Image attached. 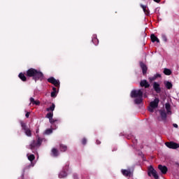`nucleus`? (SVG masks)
Here are the masks:
<instances>
[{
  "mask_svg": "<svg viewBox=\"0 0 179 179\" xmlns=\"http://www.w3.org/2000/svg\"><path fill=\"white\" fill-rule=\"evenodd\" d=\"M52 90H53V92H57V88L55 87H53Z\"/></svg>",
  "mask_w": 179,
  "mask_h": 179,
  "instance_id": "39",
  "label": "nucleus"
},
{
  "mask_svg": "<svg viewBox=\"0 0 179 179\" xmlns=\"http://www.w3.org/2000/svg\"><path fill=\"white\" fill-rule=\"evenodd\" d=\"M26 76L28 78H32L35 82H37V80H43V79H44V74L43 72L33 68L27 71Z\"/></svg>",
  "mask_w": 179,
  "mask_h": 179,
  "instance_id": "1",
  "label": "nucleus"
},
{
  "mask_svg": "<svg viewBox=\"0 0 179 179\" xmlns=\"http://www.w3.org/2000/svg\"><path fill=\"white\" fill-rule=\"evenodd\" d=\"M30 101L32 104H35V106H40V101H36L33 97L30 98Z\"/></svg>",
  "mask_w": 179,
  "mask_h": 179,
  "instance_id": "21",
  "label": "nucleus"
},
{
  "mask_svg": "<svg viewBox=\"0 0 179 179\" xmlns=\"http://www.w3.org/2000/svg\"><path fill=\"white\" fill-rule=\"evenodd\" d=\"M160 100L159 98H155L154 101L150 103V106H148V111L150 113H155V108H157L159 107V103Z\"/></svg>",
  "mask_w": 179,
  "mask_h": 179,
  "instance_id": "3",
  "label": "nucleus"
},
{
  "mask_svg": "<svg viewBox=\"0 0 179 179\" xmlns=\"http://www.w3.org/2000/svg\"><path fill=\"white\" fill-rule=\"evenodd\" d=\"M101 143V141L99 140H96V145H100Z\"/></svg>",
  "mask_w": 179,
  "mask_h": 179,
  "instance_id": "37",
  "label": "nucleus"
},
{
  "mask_svg": "<svg viewBox=\"0 0 179 179\" xmlns=\"http://www.w3.org/2000/svg\"><path fill=\"white\" fill-rule=\"evenodd\" d=\"M25 117L27 118H29V117H30V112H27L26 114H25Z\"/></svg>",
  "mask_w": 179,
  "mask_h": 179,
  "instance_id": "35",
  "label": "nucleus"
},
{
  "mask_svg": "<svg viewBox=\"0 0 179 179\" xmlns=\"http://www.w3.org/2000/svg\"><path fill=\"white\" fill-rule=\"evenodd\" d=\"M54 110H55V103H52V106H50L49 108H46V111H54Z\"/></svg>",
  "mask_w": 179,
  "mask_h": 179,
  "instance_id": "23",
  "label": "nucleus"
},
{
  "mask_svg": "<svg viewBox=\"0 0 179 179\" xmlns=\"http://www.w3.org/2000/svg\"><path fill=\"white\" fill-rule=\"evenodd\" d=\"M157 78H162V75L159 73L155 74V76L152 78L151 80H155V79H157Z\"/></svg>",
  "mask_w": 179,
  "mask_h": 179,
  "instance_id": "30",
  "label": "nucleus"
},
{
  "mask_svg": "<svg viewBox=\"0 0 179 179\" xmlns=\"http://www.w3.org/2000/svg\"><path fill=\"white\" fill-rule=\"evenodd\" d=\"M48 82L49 83H52V85H54L55 87H59L61 83L59 82V80L55 79L54 77H50L48 79Z\"/></svg>",
  "mask_w": 179,
  "mask_h": 179,
  "instance_id": "7",
  "label": "nucleus"
},
{
  "mask_svg": "<svg viewBox=\"0 0 179 179\" xmlns=\"http://www.w3.org/2000/svg\"><path fill=\"white\" fill-rule=\"evenodd\" d=\"M122 174L124 176V177H131V170L130 169H122L121 170Z\"/></svg>",
  "mask_w": 179,
  "mask_h": 179,
  "instance_id": "15",
  "label": "nucleus"
},
{
  "mask_svg": "<svg viewBox=\"0 0 179 179\" xmlns=\"http://www.w3.org/2000/svg\"><path fill=\"white\" fill-rule=\"evenodd\" d=\"M164 83L168 90L173 89V84L170 81H164Z\"/></svg>",
  "mask_w": 179,
  "mask_h": 179,
  "instance_id": "16",
  "label": "nucleus"
},
{
  "mask_svg": "<svg viewBox=\"0 0 179 179\" xmlns=\"http://www.w3.org/2000/svg\"><path fill=\"white\" fill-rule=\"evenodd\" d=\"M52 117H54V113H52V112L48 113L46 115V118H48L49 120H51V118H52Z\"/></svg>",
  "mask_w": 179,
  "mask_h": 179,
  "instance_id": "27",
  "label": "nucleus"
},
{
  "mask_svg": "<svg viewBox=\"0 0 179 179\" xmlns=\"http://www.w3.org/2000/svg\"><path fill=\"white\" fill-rule=\"evenodd\" d=\"M20 125L22 127V131H24L25 135L29 137L31 136V130H30V128L27 127V124H26L24 122L20 121Z\"/></svg>",
  "mask_w": 179,
  "mask_h": 179,
  "instance_id": "5",
  "label": "nucleus"
},
{
  "mask_svg": "<svg viewBox=\"0 0 179 179\" xmlns=\"http://www.w3.org/2000/svg\"><path fill=\"white\" fill-rule=\"evenodd\" d=\"M68 147L64 144H60V151L66 152Z\"/></svg>",
  "mask_w": 179,
  "mask_h": 179,
  "instance_id": "22",
  "label": "nucleus"
},
{
  "mask_svg": "<svg viewBox=\"0 0 179 179\" xmlns=\"http://www.w3.org/2000/svg\"><path fill=\"white\" fill-rule=\"evenodd\" d=\"M159 114L162 121L167 120V113H166V110L164 109L159 110Z\"/></svg>",
  "mask_w": 179,
  "mask_h": 179,
  "instance_id": "9",
  "label": "nucleus"
},
{
  "mask_svg": "<svg viewBox=\"0 0 179 179\" xmlns=\"http://www.w3.org/2000/svg\"><path fill=\"white\" fill-rule=\"evenodd\" d=\"M92 41L93 43H94L95 45H97V44H99V39H97V38H93Z\"/></svg>",
  "mask_w": 179,
  "mask_h": 179,
  "instance_id": "31",
  "label": "nucleus"
},
{
  "mask_svg": "<svg viewBox=\"0 0 179 179\" xmlns=\"http://www.w3.org/2000/svg\"><path fill=\"white\" fill-rule=\"evenodd\" d=\"M34 159H36V157L33 154L28 156V160H29V162H33V160H34Z\"/></svg>",
  "mask_w": 179,
  "mask_h": 179,
  "instance_id": "29",
  "label": "nucleus"
},
{
  "mask_svg": "<svg viewBox=\"0 0 179 179\" xmlns=\"http://www.w3.org/2000/svg\"><path fill=\"white\" fill-rule=\"evenodd\" d=\"M165 108L167 111V114H171V106L169 103L165 104Z\"/></svg>",
  "mask_w": 179,
  "mask_h": 179,
  "instance_id": "19",
  "label": "nucleus"
},
{
  "mask_svg": "<svg viewBox=\"0 0 179 179\" xmlns=\"http://www.w3.org/2000/svg\"><path fill=\"white\" fill-rule=\"evenodd\" d=\"M31 165H29L28 166H27L24 169V170L27 169H29L31 167Z\"/></svg>",
  "mask_w": 179,
  "mask_h": 179,
  "instance_id": "40",
  "label": "nucleus"
},
{
  "mask_svg": "<svg viewBox=\"0 0 179 179\" xmlns=\"http://www.w3.org/2000/svg\"><path fill=\"white\" fill-rule=\"evenodd\" d=\"M82 143L83 145H86V143H87V139H86L85 138H83Z\"/></svg>",
  "mask_w": 179,
  "mask_h": 179,
  "instance_id": "34",
  "label": "nucleus"
},
{
  "mask_svg": "<svg viewBox=\"0 0 179 179\" xmlns=\"http://www.w3.org/2000/svg\"><path fill=\"white\" fill-rule=\"evenodd\" d=\"M164 75H166L167 76H169V75L171 74V70L169 69H164Z\"/></svg>",
  "mask_w": 179,
  "mask_h": 179,
  "instance_id": "24",
  "label": "nucleus"
},
{
  "mask_svg": "<svg viewBox=\"0 0 179 179\" xmlns=\"http://www.w3.org/2000/svg\"><path fill=\"white\" fill-rule=\"evenodd\" d=\"M173 127H174V128H178V124H173Z\"/></svg>",
  "mask_w": 179,
  "mask_h": 179,
  "instance_id": "36",
  "label": "nucleus"
},
{
  "mask_svg": "<svg viewBox=\"0 0 179 179\" xmlns=\"http://www.w3.org/2000/svg\"><path fill=\"white\" fill-rule=\"evenodd\" d=\"M68 176V173H66V171H62V172L59 173V178H65Z\"/></svg>",
  "mask_w": 179,
  "mask_h": 179,
  "instance_id": "20",
  "label": "nucleus"
},
{
  "mask_svg": "<svg viewBox=\"0 0 179 179\" xmlns=\"http://www.w3.org/2000/svg\"><path fill=\"white\" fill-rule=\"evenodd\" d=\"M165 145L169 149H178V148H179V144L177 143H174L173 141L166 142V143H165Z\"/></svg>",
  "mask_w": 179,
  "mask_h": 179,
  "instance_id": "8",
  "label": "nucleus"
},
{
  "mask_svg": "<svg viewBox=\"0 0 179 179\" xmlns=\"http://www.w3.org/2000/svg\"><path fill=\"white\" fill-rule=\"evenodd\" d=\"M41 143H43V138L38 137L37 141L34 140L29 145L31 150H34L36 148H40L41 146Z\"/></svg>",
  "mask_w": 179,
  "mask_h": 179,
  "instance_id": "4",
  "label": "nucleus"
},
{
  "mask_svg": "<svg viewBox=\"0 0 179 179\" xmlns=\"http://www.w3.org/2000/svg\"><path fill=\"white\" fill-rule=\"evenodd\" d=\"M158 169L162 174H167V171H169L167 166H163L162 164L158 165Z\"/></svg>",
  "mask_w": 179,
  "mask_h": 179,
  "instance_id": "10",
  "label": "nucleus"
},
{
  "mask_svg": "<svg viewBox=\"0 0 179 179\" xmlns=\"http://www.w3.org/2000/svg\"><path fill=\"white\" fill-rule=\"evenodd\" d=\"M153 89L156 93H160L162 92V89L160 88V84L157 82L153 83Z\"/></svg>",
  "mask_w": 179,
  "mask_h": 179,
  "instance_id": "12",
  "label": "nucleus"
},
{
  "mask_svg": "<svg viewBox=\"0 0 179 179\" xmlns=\"http://www.w3.org/2000/svg\"><path fill=\"white\" fill-rule=\"evenodd\" d=\"M154 2H156L157 3H160V1L162 0H153Z\"/></svg>",
  "mask_w": 179,
  "mask_h": 179,
  "instance_id": "38",
  "label": "nucleus"
},
{
  "mask_svg": "<svg viewBox=\"0 0 179 179\" xmlns=\"http://www.w3.org/2000/svg\"><path fill=\"white\" fill-rule=\"evenodd\" d=\"M51 97H57V92L52 91L50 94Z\"/></svg>",
  "mask_w": 179,
  "mask_h": 179,
  "instance_id": "33",
  "label": "nucleus"
},
{
  "mask_svg": "<svg viewBox=\"0 0 179 179\" xmlns=\"http://www.w3.org/2000/svg\"><path fill=\"white\" fill-rule=\"evenodd\" d=\"M148 174L149 177H151L152 176L155 179L159 178V175H157V172L155 171V168H153V166H150L148 168Z\"/></svg>",
  "mask_w": 179,
  "mask_h": 179,
  "instance_id": "6",
  "label": "nucleus"
},
{
  "mask_svg": "<svg viewBox=\"0 0 179 179\" xmlns=\"http://www.w3.org/2000/svg\"><path fill=\"white\" fill-rule=\"evenodd\" d=\"M177 166H179V164L178 163H176Z\"/></svg>",
  "mask_w": 179,
  "mask_h": 179,
  "instance_id": "41",
  "label": "nucleus"
},
{
  "mask_svg": "<svg viewBox=\"0 0 179 179\" xmlns=\"http://www.w3.org/2000/svg\"><path fill=\"white\" fill-rule=\"evenodd\" d=\"M150 38L152 43H156V41L157 43H160L159 38L155 36L154 34H151Z\"/></svg>",
  "mask_w": 179,
  "mask_h": 179,
  "instance_id": "17",
  "label": "nucleus"
},
{
  "mask_svg": "<svg viewBox=\"0 0 179 179\" xmlns=\"http://www.w3.org/2000/svg\"><path fill=\"white\" fill-rule=\"evenodd\" d=\"M162 38L163 41H164L165 43H167V36H166V35L162 34Z\"/></svg>",
  "mask_w": 179,
  "mask_h": 179,
  "instance_id": "32",
  "label": "nucleus"
},
{
  "mask_svg": "<svg viewBox=\"0 0 179 179\" xmlns=\"http://www.w3.org/2000/svg\"><path fill=\"white\" fill-rule=\"evenodd\" d=\"M140 86L141 87H145V89H148V87H150V84L146 80H143L140 83Z\"/></svg>",
  "mask_w": 179,
  "mask_h": 179,
  "instance_id": "13",
  "label": "nucleus"
},
{
  "mask_svg": "<svg viewBox=\"0 0 179 179\" xmlns=\"http://www.w3.org/2000/svg\"><path fill=\"white\" fill-rule=\"evenodd\" d=\"M140 67L142 69L143 75H146L148 72V66H146V64H145L143 62H140Z\"/></svg>",
  "mask_w": 179,
  "mask_h": 179,
  "instance_id": "11",
  "label": "nucleus"
},
{
  "mask_svg": "<svg viewBox=\"0 0 179 179\" xmlns=\"http://www.w3.org/2000/svg\"><path fill=\"white\" fill-rule=\"evenodd\" d=\"M140 6H141V8H142V9L146 16L150 15V10H148V6H143V4H141Z\"/></svg>",
  "mask_w": 179,
  "mask_h": 179,
  "instance_id": "14",
  "label": "nucleus"
},
{
  "mask_svg": "<svg viewBox=\"0 0 179 179\" xmlns=\"http://www.w3.org/2000/svg\"><path fill=\"white\" fill-rule=\"evenodd\" d=\"M18 77L20 78V79H21V80H22V82H26L27 80V78L26 77V76H24V73H20Z\"/></svg>",
  "mask_w": 179,
  "mask_h": 179,
  "instance_id": "18",
  "label": "nucleus"
},
{
  "mask_svg": "<svg viewBox=\"0 0 179 179\" xmlns=\"http://www.w3.org/2000/svg\"><path fill=\"white\" fill-rule=\"evenodd\" d=\"M49 121L52 125H55L56 122H58V120L53 119L52 117L49 119Z\"/></svg>",
  "mask_w": 179,
  "mask_h": 179,
  "instance_id": "28",
  "label": "nucleus"
},
{
  "mask_svg": "<svg viewBox=\"0 0 179 179\" xmlns=\"http://www.w3.org/2000/svg\"><path fill=\"white\" fill-rule=\"evenodd\" d=\"M52 154L55 157H57V156H58V150H57L56 148H52Z\"/></svg>",
  "mask_w": 179,
  "mask_h": 179,
  "instance_id": "25",
  "label": "nucleus"
},
{
  "mask_svg": "<svg viewBox=\"0 0 179 179\" xmlns=\"http://www.w3.org/2000/svg\"><path fill=\"white\" fill-rule=\"evenodd\" d=\"M131 97L134 99V103L136 104H141L143 102V92L142 90H133L131 92Z\"/></svg>",
  "mask_w": 179,
  "mask_h": 179,
  "instance_id": "2",
  "label": "nucleus"
},
{
  "mask_svg": "<svg viewBox=\"0 0 179 179\" xmlns=\"http://www.w3.org/2000/svg\"><path fill=\"white\" fill-rule=\"evenodd\" d=\"M45 135H51L52 134V129H48L44 132Z\"/></svg>",
  "mask_w": 179,
  "mask_h": 179,
  "instance_id": "26",
  "label": "nucleus"
}]
</instances>
